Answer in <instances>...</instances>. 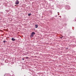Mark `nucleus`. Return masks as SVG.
<instances>
[{
	"label": "nucleus",
	"instance_id": "1",
	"mask_svg": "<svg viewBox=\"0 0 76 76\" xmlns=\"http://www.w3.org/2000/svg\"><path fill=\"white\" fill-rule=\"evenodd\" d=\"M19 3V2L18 1V0H17L16 2L15 3L16 4H18Z\"/></svg>",
	"mask_w": 76,
	"mask_h": 76
},
{
	"label": "nucleus",
	"instance_id": "2",
	"mask_svg": "<svg viewBox=\"0 0 76 76\" xmlns=\"http://www.w3.org/2000/svg\"><path fill=\"white\" fill-rule=\"evenodd\" d=\"M31 34L34 35H35V33L34 32H33L31 33Z\"/></svg>",
	"mask_w": 76,
	"mask_h": 76
},
{
	"label": "nucleus",
	"instance_id": "3",
	"mask_svg": "<svg viewBox=\"0 0 76 76\" xmlns=\"http://www.w3.org/2000/svg\"><path fill=\"white\" fill-rule=\"evenodd\" d=\"M12 41H15V39H14V38H12Z\"/></svg>",
	"mask_w": 76,
	"mask_h": 76
},
{
	"label": "nucleus",
	"instance_id": "4",
	"mask_svg": "<svg viewBox=\"0 0 76 76\" xmlns=\"http://www.w3.org/2000/svg\"><path fill=\"white\" fill-rule=\"evenodd\" d=\"M34 37V35H33V34H31V38H32V37Z\"/></svg>",
	"mask_w": 76,
	"mask_h": 76
},
{
	"label": "nucleus",
	"instance_id": "5",
	"mask_svg": "<svg viewBox=\"0 0 76 76\" xmlns=\"http://www.w3.org/2000/svg\"><path fill=\"white\" fill-rule=\"evenodd\" d=\"M35 26L36 28H38V25H36Z\"/></svg>",
	"mask_w": 76,
	"mask_h": 76
},
{
	"label": "nucleus",
	"instance_id": "6",
	"mask_svg": "<svg viewBox=\"0 0 76 76\" xmlns=\"http://www.w3.org/2000/svg\"><path fill=\"white\" fill-rule=\"evenodd\" d=\"M31 13L28 14V16H31Z\"/></svg>",
	"mask_w": 76,
	"mask_h": 76
},
{
	"label": "nucleus",
	"instance_id": "7",
	"mask_svg": "<svg viewBox=\"0 0 76 76\" xmlns=\"http://www.w3.org/2000/svg\"><path fill=\"white\" fill-rule=\"evenodd\" d=\"M26 59H28V58H29V57H26Z\"/></svg>",
	"mask_w": 76,
	"mask_h": 76
},
{
	"label": "nucleus",
	"instance_id": "8",
	"mask_svg": "<svg viewBox=\"0 0 76 76\" xmlns=\"http://www.w3.org/2000/svg\"><path fill=\"white\" fill-rule=\"evenodd\" d=\"M3 42H4V43H5V42H6V41H3Z\"/></svg>",
	"mask_w": 76,
	"mask_h": 76
},
{
	"label": "nucleus",
	"instance_id": "9",
	"mask_svg": "<svg viewBox=\"0 0 76 76\" xmlns=\"http://www.w3.org/2000/svg\"><path fill=\"white\" fill-rule=\"evenodd\" d=\"M22 59H23V60H24V58H23Z\"/></svg>",
	"mask_w": 76,
	"mask_h": 76
}]
</instances>
